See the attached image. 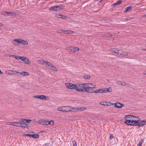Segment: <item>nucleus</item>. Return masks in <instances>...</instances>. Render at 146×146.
<instances>
[{
  "mask_svg": "<svg viewBox=\"0 0 146 146\" xmlns=\"http://www.w3.org/2000/svg\"><path fill=\"white\" fill-rule=\"evenodd\" d=\"M19 74L20 75H21L23 76H27L29 75L28 72H19Z\"/></svg>",
  "mask_w": 146,
  "mask_h": 146,
  "instance_id": "b1692460",
  "label": "nucleus"
},
{
  "mask_svg": "<svg viewBox=\"0 0 146 146\" xmlns=\"http://www.w3.org/2000/svg\"><path fill=\"white\" fill-rule=\"evenodd\" d=\"M1 15L4 16H6L7 15H9V12L3 11H1Z\"/></svg>",
  "mask_w": 146,
  "mask_h": 146,
  "instance_id": "7c9ffc66",
  "label": "nucleus"
},
{
  "mask_svg": "<svg viewBox=\"0 0 146 146\" xmlns=\"http://www.w3.org/2000/svg\"><path fill=\"white\" fill-rule=\"evenodd\" d=\"M114 106L116 108H120L124 106V105L122 104L121 103L117 102L114 103Z\"/></svg>",
  "mask_w": 146,
  "mask_h": 146,
  "instance_id": "9b49d317",
  "label": "nucleus"
},
{
  "mask_svg": "<svg viewBox=\"0 0 146 146\" xmlns=\"http://www.w3.org/2000/svg\"><path fill=\"white\" fill-rule=\"evenodd\" d=\"M47 121L44 119H42L39 121V123L42 125H47Z\"/></svg>",
  "mask_w": 146,
  "mask_h": 146,
  "instance_id": "5701e85b",
  "label": "nucleus"
},
{
  "mask_svg": "<svg viewBox=\"0 0 146 146\" xmlns=\"http://www.w3.org/2000/svg\"><path fill=\"white\" fill-rule=\"evenodd\" d=\"M121 85L125 86L127 85V84H126V83L124 82H122Z\"/></svg>",
  "mask_w": 146,
  "mask_h": 146,
  "instance_id": "603ef678",
  "label": "nucleus"
},
{
  "mask_svg": "<svg viewBox=\"0 0 146 146\" xmlns=\"http://www.w3.org/2000/svg\"><path fill=\"white\" fill-rule=\"evenodd\" d=\"M19 43H21L23 45H27L28 44V42L26 40H24L21 39H19Z\"/></svg>",
  "mask_w": 146,
  "mask_h": 146,
  "instance_id": "f3484780",
  "label": "nucleus"
},
{
  "mask_svg": "<svg viewBox=\"0 0 146 146\" xmlns=\"http://www.w3.org/2000/svg\"><path fill=\"white\" fill-rule=\"evenodd\" d=\"M19 39H15L13 41V43L15 46H18L20 44Z\"/></svg>",
  "mask_w": 146,
  "mask_h": 146,
  "instance_id": "4468645a",
  "label": "nucleus"
},
{
  "mask_svg": "<svg viewBox=\"0 0 146 146\" xmlns=\"http://www.w3.org/2000/svg\"><path fill=\"white\" fill-rule=\"evenodd\" d=\"M55 11H58L61 10L63 9V6L62 5H59L56 6H55Z\"/></svg>",
  "mask_w": 146,
  "mask_h": 146,
  "instance_id": "1a4fd4ad",
  "label": "nucleus"
},
{
  "mask_svg": "<svg viewBox=\"0 0 146 146\" xmlns=\"http://www.w3.org/2000/svg\"><path fill=\"white\" fill-rule=\"evenodd\" d=\"M146 125V121L140 120V127Z\"/></svg>",
  "mask_w": 146,
  "mask_h": 146,
  "instance_id": "412c9836",
  "label": "nucleus"
},
{
  "mask_svg": "<svg viewBox=\"0 0 146 146\" xmlns=\"http://www.w3.org/2000/svg\"><path fill=\"white\" fill-rule=\"evenodd\" d=\"M71 107L70 106H63V112H67L71 111Z\"/></svg>",
  "mask_w": 146,
  "mask_h": 146,
  "instance_id": "6e6552de",
  "label": "nucleus"
},
{
  "mask_svg": "<svg viewBox=\"0 0 146 146\" xmlns=\"http://www.w3.org/2000/svg\"><path fill=\"white\" fill-rule=\"evenodd\" d=\"M143 141H139L138 143V144L137 145V146H142V142Z\"/></svg>",
  "mask_w": 146,
  "mask_h": 146,
  "instance_id": "37998d69",
  "label": "nucleus"
},
{
  "mask_svg": "<svg viewBox=\"0 0 146 146\" xmlns=\"http://www.w3.org/2000/svg\"><path fill=\"white\" fill-rule=\"evenodd\" d=\"M55 6L52 7H51L49 9V10L51 11H55Z\"/></svg>",
  "mask_w": 146,
  "mask_h": 146,
  "instance_id": "de8ad7c7",
  "label": "nucleus"
},
{
  "mask_svg": "<svg viewBox=\"0 0 146 146\" xmlns=\"http://www.w3.org/2000/svg\"><path fill=\"white\" fill-rule=\"evenodd\" d=\"M143 74H144L146 75V71H143Z\"/></svg>",
  "mask_w": 146,
  "mask_h": 146,
  "instance_id": "13d9d810",
  "label": "nucleus"
},
{
  "mask_svg": "<svg viewBox=\"0 0 146 146\" xmlns=\"http://www.w3.org/2000/svg\"><path fill=\"white\" fill-rule=\"evenodd\" d=\"M132 8L131 6H129L125 8L126 10H125V12H127L129 11Z\"/></svg>",
  "mask_w": 146,
  "mask_h": 146,
  "instance_id": "c9c22d12",
  "label": "nucleus"
},
{
  "mask_svg": "<svg viewBox=\"0 0 146 146\" xmlns=\"http://www.w3.org/2000/svg\"><path fill=\"white\" fill-rule=\"evenodd\" d=\"M86 86L89 88V92L88 93H94V90L92 88H96V86L95 85L93 84L92 83H86Z\"/></svg>",
  "mask_w": 146,
  "mask_h": 146,
  "instance_id": "f03ea898",
  "label": "nucleus"
},
{
  "mask_svg": "<svg viewBox=\"0 0 146 146\" xmlns=\"http://www.w3.org/2000/svg\"><path fill=\"white\" fill-rule=\"evenodd\" d=\"M51 68L52 70L55 71H57L58 70L53 66V67H52V68Z\"/></svg>",
  "mask_w": 146,
  "mask_h": 146,
  "instance_id": "a18cd8bd",
  "label": "nucleus"
},
{
  "mask_svg": "<svg viewBox=\"0 0 146 146\" xmlns=\"http://www.w3.org/2000/svg\"><path fill=\"white\" fill-rule=\"evenodd\" d=\"M84 77L85 79H90V76H89L88 75H84Z\"/></svg>",
  "mask_w": 146,
  "mask_h": 146,
  "instance_id": "c03bdc74",
  "label": "nucleus"
},
{
  "mask_svg": "<svg viewBox=\"0 0 146 146\" xmlns=\"http://www.w3.org/2000/svg\"><path fill=\"white\" fill-rule=\"evenodd\" d=\"M77 88L76 91H78L79 92H86L88 93L89 92V88L87 87L86 86V84H77Z\"/></svg>",
  "mask_w": 146,
  "mask_h": 146,
  "instance_id": "f257e3e1",
  "label": "nucleus"
},
{
  "mask_svg": "<svg viewBox=\"0 0 146 146\" xmlns=\"http://www.w3.org/2000/svg\"><path fill=\"white\" fill-rule=\"evenodd\" d=\"M46 61L44 60H38V62L39 64L44 65V64H46Z\"/></svg>",
  "mask_w": 146,
  "mask_h": 146,
  "instance_id": "6ab92c4d",
  "label": "nucleus"
},
{
  "mask_svg": "<svg viewBox=\"0 0 146 146\" xmlns=\"http://www.w3.org/2000/svg\"><path fill=\"white\" fill-rule=\"evenodd\" d=\"M21 60L23 61L25 63L27 64H29L31 63L28 58L25 56L22 57Z\"/></svg>",
  "mask_w": 146,
  "mask_h": 146,
  "instance_id": "0eeeda50",
  "label": "nucleus"
},
{
  "mask_svg": "<svg viewBox=\"0 0 146 146\" xmlns=\"http://www.w3.org/2000/svg\"><path fill=\"white\" fill-rule=\"evenodd\" d=\"M110 51L116 53L117 55L119 56L120 52H119V50L118 49L113 48H111L110 50Z\"/></svg>",
  "mask_w": 146,
  "mask_h": 146,
  "instance_id": "9d476101",
  "label": "nucleus"
},
{
  "mask_svg": "<svg viewBox=\"0 0 146 146\" xmlns=\"http://www.w3.org/2000/svg\"><path fill=\"white\" fill-rule=\"evenodd\" d=\"M133 120L131 121L129 120H127L126 121H125L124 123L127 125L133 126Z\"/></svg>",
  "mask_w": 146,
  "mask_h": 146,
  "instance_id": "2eb2a0df",
  "label": "nucleus"
},
{
  "mask_svg": "<svg viewBox=\"0 0 146 146\" xmlns=\"http://www.w3.org/2000/svg\"><path fill=\"white\" fill-rule=\"evenodd\" d=\"M3 26V24L2 23H0V26Z\"/></svg>",
  "mask_w": 146,
  "mask_h": 146,
  "instance_id": "052dcab7",
  "label": "nucleus"
},
{
  "mask_svg": "<svg viewBox=\"0 0 146 146\" xmlns=\"http://www.w3.org/2000/svg\"><path fill=\"white\" fill-rule=\"evenodd\" d=\"M73 52H74L76 51H78L79 50V48L77 47L74 48L73 47Z\"/></svg>",
  "mask_w": 146,
  "mask_h": 146,
  "instance_id": "e433bc0d",
  "label": "nucleus"
},
{
  "mask_svg": "<svg viewBox=\"0 0 146 146\" xmlns=\"http://www.w3.org/2000/svg\"><path fill=\"white\" fill-rule=\"evenodd\" d=\"M104 93H106L107 92H110L112 90V89L111 87H109L108 88H105L104 89Z\"/></svg>",
  "mask_w": 146,
  "mask_h": 146,
  "instance_id": "aec40b11",
  "label": "nucleus"
},
{
  "mask_svg": "<svg viewBox=\"0 0 146 146\" xmlns=\"http://www.w3.org/2000/svg\"><path fill=\"white\" fill-rule=\"evenodd\" d=\"M128 55L127 53L126 52L123 51L120 53L119 56L121 57H125Z\"/></svg>",
  "mask_w": 146,
  "mask_h": 146,
  "instance_id": "a211bd4d",
  "label": "nucleus"
},
{
  "mask_svg": "<svg viewBox=\"0 0 146 146\" xmlns=\"http://www.w3.org/2000/svg\"><path fill=\"white\" fill-rule=\"evenodd\" d=\"M3 74V72H2L0 69V74Z\"/></svg>",
  "mask_w": 146,
  "mask_h": 146,
  "instance_id": "bf43d9fd",
  "label": "nucleus"
},
{
  "mask_svg": "<svg viewBox=\"0 0 146 146\" xmlns=\"http://www.w3.org/2000/svg\"><path fill=\"white\" fill-rule=\"evenodd\" d=\"M22 56H19L18 55H17V56L15 55L14 58H16L17 60L20 59L21 60V58H22Z\"/></svg>",
  "mask_w": 146,
  "mask_h": 146,
  "instance_id": "f704fd0d",
  "label": "nucleus"
},
{
  "mask_svg": "<svg viewBox=\"0 0 146 146\" xmlns=\"http://www.w3.org/2000/svg\"><path fill=\"white\" fill-rule=\"evenodd\" d=\"M46 65H47V67L49 68H52L53 67V65L50 62L46 61Z\"/></svg>",
  "mask_w": 146,
  "mask_h": 146,
  "instance_id": "bb28decb",
  "label": "nucleus"
},
{
  "mask_svg": "<svg viewBox=\"0 0 146 146\" xmlns=\"http://www.w3.org/2000/svg\"><path fill=\"white\" fill-rule=\"evenodd\" d=\"M20 120L21 122H22V123H23L24 121H25L27 123H30L31 121V120L30 119H24L23 118H20Z\"/></svg>",
  "mask_w": 146,
  "mask_h": 146,
  "instance_id": "4be33fe9",
  "label": "nucleus"
},
{
  "mask_svg": "<svg viewBox=\"0 0 146 146\" xmlns=\"http://www.w3.org/2000/svg\"><path fill=\"white\" fill-rule=\"evenodd\" d=\"M86 108L83 107L73 108L71 107V111L72 112H77L80 111H84Z\"/></svg>",
  "mask_w": 146,
  "mask_h": 146,
  "instance_id": "39448f33",
  "label": "nucleus"
},
{
  "mask_svg": "<svg viewBox=\"0 0 146 146\" xmlns=\"http://www.w3.org/2000/svg\"><path fill=\"white\" fill-rule=\"evenodd\" d=\"M113 138V135L112 134H110V137H109V139H112Z\"/></svg>",
  "mask_w": 146,
  "mask_h": 146,
  "instance_id": "8fccbe9b",
  "label": "nucleus"
},
{
  "mask_svg": "<svg viewBox=\"0 0 146 146\" xmlns=\"http://www.w3.org/2000/svg\"><path fill=\"white\" fill-rule=\"evenodd\" d=\"M19 127H22L27 128L28 127V124H26L25 122L20 123L18 122H14V125Z\"/></svg>",
  "mask_w": 146,
  "mask_h": 146,
  "instance_id": "20e7f679",
  "label": "nucleus"
},
{
  "mask_svg": "<svg viewBox=\"0 0 146 146\" xmlns=\"http://www.w3.org/2000/svg\"><path fill=\"white\" fill-rule=\"evenodd\" d=\"M25 135L29 137H31L35 138H38L39 137V135L38 134H25Z\"/></svg>",
  "mask_w": 146,
  "mask_h": 146,
  "instance_id": "f8f14e48",
  "label": "nucleus"
},
{
  "mask_svg": "<svg viewBox=\"0 0 146 146\" xmlns=\"http://www.w3.org/2000/svg\"><path fill=\"white\" fill-rule=\"evenodd\" d=\"M58 33L62 34H64V30H60L58 31Z\"/></svg>",
  "mask_w": 146,
  "mask_h": 146,
  "instance_id": "79ce46f5",
  "label": "nucleus"
},
{
  "mask_svg": "<svg viewBox=\"0 0 146 146\" xmlns=\"http://www.w3.org/2000/svg\"><path fill=\"white\" fill-rule=\"evenodd\" d=\"M33 97L34 98H39L41 100H46L48 99V96H46L44 95H37L33 96Z\"/></svg>",
  "mask_w": 146,
  "mask_h": 146,
  "instance_id": "423d86ee",
  "label": "nucleus"
},
{
  "mask_svg": "<svg viewBox=\"0 0 146 146\" xmlns=\"http://www.w3.org/2000/svg\"><path fill=\"white\" fill-rule=\"evenodd\" d=\"M61 18H62V19H63L66 18V17H65V16L63 15H61Z\"/></svg>",
  "mask_w": 146,
  "mask_h": 146,
  "instance_id": "864d4df0",
  "label": "nucleus"
},
{
  "mask_svg": "<svg viewBox=\"0 0 146 146\" xmlns=\"http://www.w3.org/2000/svg\"><path fill=\"white\" fill-rule=\"evenodd\" d=\"M47 125L50 124L51 125H53L54 124V121H47Z\"/></svg>",
  "mask_w": 146,
  "mask_h": 146,
  "instance_id": "473e14b6",
  "label": "nucleus"
},
{
  "mask_svg": "<svg viewBox=\"0 0 146 146\" xmlns=\"http://www.w3.org/2000/svg\"><path fill=\"white\" fill-rule=\"evenodd\" d=\"M8 74L10 75H13V73H12V72H9L8 73Z\"/></svg>",
  "mask_w": 146,
  "mask_h": 146,
  "instance_id": "4d7b16f0",
  "label": "nucleus"
},
{
  "mask_svg": "<svg viewBox=\"0 0 146 146\" xmlns=\"http://www.w3.org/2000/svg\"><path fill=\"white\" fill-rule=\"evenodd\" d=\"M5 124L6 125H14V122H6L5 123Z\"/></svg>",
  "mask_w": 146,
  "mask_h": 146,
  "instance_id": "c85d7f7f",
  "label": "nucleus"
},
{
  "mask_svg": "<svg viewBox=\"0 0 146 146\" xmlns=\"http://www.w3.org/2000/svg\"><path fill=\"white\" fill-rule=\"evenodd\" d=\"M65 85L67 88L70 89H74L76 91L77 88V85L72 83H66L65 84Z\"/></svg>",
  "mask_w": 146,
  "mask_h": 146,
  "instance_id": "7ed1b4c3",
  "label": "nucleus"
},
{
  "mask_svg": "<svg viewBox=\"0 0 146 146\" xmlns=\"http://www.w3.org/2000/svg\"><path fill=\"white\" fill-rule=\"evenodd\" d=\"M112 36V35L111 34L109 33L105 35V37H110Z\"/></svg>",
  "mask_w": 146,
  "mask_h": 146,
  "instance_id": "58836bf2",
  "label": "nucleus"
},
{
  "mask_svg": "<svg viewBox=\"0 0 146 146\" xmlns=\"http://www.w3.org/2000/svg\"><path fill=\"white\" fill-rule=\"evenodd\" d=\"M144 51H146V49H144Z\"/></svg>",
  "mask_w": 146,
  "mask_h": 146,
  "instance_id": "680f3d73",
  "label": "nucleus"
},
{
  "mask_svg": "<svg viewBox=\"0 0 146 146\" xmlns=\"http://www.w3.org/2000/svg\"><path fill=\"white\" fill-rule=\"evenodd\" d=\"M121 0L118 1H117L115 3L113 4V6H115L117 5H120L121 3Z\"/></svg>",
  "mask_w": 146,
  "mask_h": 146,
  "instance_id": "c756f323",
  "label": "nucleus"
},
{
  "mask_svg": "<svg viewBox=\"0 0 146 146\" xmlns=\"http://www.w3.org/2000/svg\"><path fill=\"white\" fill-rule=\"evenodd\" d=\"M63 106L61 107H59L57 108V110L58 111H61L62 112H63Z\"/></svg>",
  "mask_w": 146,
  "mask_h": 146,
  "instance_id": "2f4dec72",
  "label": "nucleus"
},
{
  "mask_svg": "<svg viewBox=\"0 0 146 146\" xmlns=\"http://www.w3.org/2000/svg\"><path fill=\"white\" fill-rule=\"evenodd\" d=\"M122 82L121 81H117L116 83L118 84L121 85Z\"/></svg>",
  "mask_w": 146,
  "mask_h": 146,
  "instance_id": "3c124183",
  "label": "nucleus"
},
{
  "mask_svg": "<svg viewBox=\"0 0 146 146\" xmlns=\"http://www.w3.org/2000/svg\"><path fill=\"white\" fill-rule=\"evenodd\" d=\"M16 13V12H9V14H10L11 15H15Z\"/></svg>",
  "mask_w": 146,
  "mask_h": 146,
  "instance_id": "49530a36",
  "label": "nucleus"
},
{
  "mask_svg": "<svg viewBox=\"0 0 146 146\" xmlns=\"http://www.w3.org/2000/svg\"><path fill=\"white\" fill-rule=\"evenodd\" d=\"M104 93V89H97L95 91H94V93Z\"/></svg>",
  "mask_w": 146,
  "mask_h": 146,
  "instance_id": "dca6fc26",
  "label": "nucleus"
},
{
  "mask_svg": "<svg viewBox=\"0 0 146 146\" xmlns=\"http://www.w3.org/2000/svg\"><path fill=\"white\" fill-rule=\"evenodd\" d=\"M74 33V32L70 30H64V34H73Z\"/></svg>",
  "mask_w": 146,
  "mask_h": 146,
  "instance_id": "393cba45",
  "label": "nucleus"
},
{
  "mask_svg": "<svg viewBox=\"0 0 146 146\" xmlns=\"http://www.w3.org/2000/svg\"><path fill=\"white\" fill-rule=\"evenodd\" d=\"M73 47H66L65 50H68L69 52H73Z\"/></svg>",
  "mask_w": 146,
  "mask_h": 146,
  "instance_id": "cd10ccee",
  "label": "nucleus"
},
{
  "mask_svg": "<svg viewBox=\"0 0 146 146\" xmlns=\"http://www.w3.org/2000/svg\"><path fill=\"white\" fill-rule=\"evenodd\" d=\"M127 86L129 87V88H132V86L131 85H130V84H127Z\"/></svg>",
  "mask_w": 146,
  "mask_h": 146,
  "instance_id": "5fc2aeb1",
  "label": "nucleus"
},
{
  "mask_svg": "<svg viewBox=\"0 0 146 146\" xmlns=\"http://www.w3.org/2000/svg\"><path fill=\"white\" fill-rule=\"evenodd\" d=\"M9 71L12 72L13 75H16V73H19V72L16 71L15 70H9Z\"/></svg>",
  "mask_w": 146,
  "mask_h": 146,
  "instance_id": "72a5a7b5",
  "label": "nucleus"
},
{
  "mask_svg": "<svg viewBox=\"0 0 146 146\" xmlns=\"http://www.w3.org/2000/svg\"><path fill=\"white\" fill-rule=\"evenodd\" d=\"M130 117H133L136 118H137V119H139V117H138L137 116L135 117V116H133L132 115H126L124 117V118L125 119L129 118Z\"/></svg>",
  "mask_w": 146,
  "mask_h": 146,
  "instance_id": "a878e982",
  "label": "nucleus"
},
{
  "mask_svg": "<svg viewBox=\"0 0 146 146\" xmlns=\"http://www.w3.org/2000/svg\"><path fill=\"white\" fill-rule=\"evenodd\" d=\"M61 16V15H59V14H56V17L58 18H60Z\"/></svg>",
  "mask_w": 146,
  "mask_h": 146,
  "instance_id": "09e8293b",
  "label": "nucleus"
},
{
  "mask_svg": "<svg viewBox=\"0 0 146 146\" xmlns=\"http://www.w3.org/2000/svg\"><path fill=\"white\" fill-rule=\"evenodd\" d=\"M106 104V106H110L111 105H114V103H112L110 102H108V103H107Z\"/></svg>",
  "mask_w": 146,
  "mask_h": 146,
  "instance_id": "a19ab883",
  "label": "nucleus"
},
{
  "mask_svg": "<svg viewBox=\"0 0 146 146\" xmlns=\"http://www.w3.org/2000/svg\"><path fill=\"white\" fill-rule=\"evenodd\" d=\"M72 143L73 144V146H77V142L76 141H72Z\"/></svg>",
  "mask_w": 146,
  "mask_h": 146,
  "instance_id": "ea45409f",
  "label": "nucleus"
},
{
  "mask_svg": "<svg viewBox=\"0 0 146 146\" xmlns=\"http://www.w3.org/2000/svg\"><path fill=\"white\" fill-rule=\"evenodd\" d=\"M14 56H15L14 55H9V57H13L14 58Z\"/></svg>",
  "mask_w": 146,
  "mask_h": 146,
  "instance_id": "6e6d98bb",
  "label": "nucleus"
},
{
  "mask_svg": "<svg viewBox=\"0 0 146 146\" xmlns=\"http://www.w3.org/2000/svg\"><path fill=\"white\" fill-rule=\"evenodd\" d=\"M107 103H108V102H102L100 103V104L102 105L106 106Z\"/></svg>",
  "mask_w": 146,
  "mask_h": 146,
  "instance_id": "4c0bfd02",
  "label": "nucleus"
},
{
  "mask_svg": "<svg viewBox=\"0 0 146 146\" xmlns=\"http://www.w3.org/2000/svg\"><path fill=\"white\" fill-rule=\"evenodd\" d=\"M133 126H138L140 127V120H133Z\"/></svg>",
  "mask_w": 146,
  "mask_h": 146,
  "instance_id": "ddd939ff",
  "label": "nucleus"
}]
</instances>
